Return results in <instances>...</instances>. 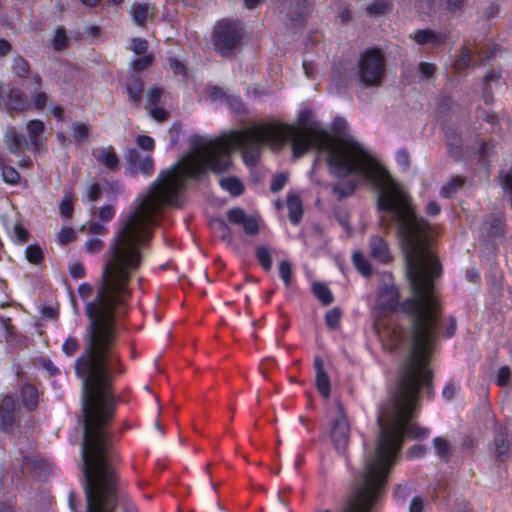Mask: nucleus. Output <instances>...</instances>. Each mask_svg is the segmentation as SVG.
<instances>
[{
	"label": "nucleus",
	"instance_id": "f257e3e1",
	"mask_svg": "<svg viewBox=\"0 0 512 512\" xmlns=\"http://www.w3.org/2000/svg\"><path fill=\"white\" fill-rule=\"evenodd\" d=\"M312 112L304 110L299 115L300 126L279 122L257 124L244 130H234L228 135L204 142L194 135L191 142L198 150V157H186L171 169L160 172L145 197L121 223L107 252L109 259L105 271L118 279L130 282L132 274L141 264L140 247L152 238L151 226L155 214L165 205H177L178 195L188 178L198 179L209 169L222 174L230 169V155L241 149L245 164L255 167L264 145L279 149L291 142L292 156L298 159L312 148L327 153L330 173L338 178L358 174L370 181L380 191L397 183L353 137L334 139L318 122L311 121Z\"/></svg>",
	"mask_w": 512,
	"mask_h": 512
},
{
	"label": "nucleus",
	"instance_id": "f03ea898",
	"mask_svg": "<svg viewBox=\"0 0 512 512\" xmlns=\"http://www.w3.org/2000/svg\"><path fill=\"white\" fill-rule=\"evenodd\" d=\"M117 338V324H87L83 350L74 364L82 381L81 470L87 512H114L118 503L124 512H137L133 503L120 493L115 466L119 457L110 430L117 408L113 382L125 373L116 351Z\"/></svg>",
	"mask_w": 512,
	"mask_h": 512
},
{
	"label": "nucleus",
	"instance_id": "7ed1b4c3",
	"mask_svg": "<svg viewBox=\"0 0 512 512\" xmlns=\"http://www.w3.org/2000/svg\"><path fill=\"white\" fill-rule=\"evenodd\" d=\"M377 209L388 212L389 217L380 218V226L388 232L397 225V235L403 244L406 260V275L412 296L400 303L399 289L395 285L385 286L379 295V308L385 313L400 311L410 320L411 348L414 350L416 327L425 328L430 335L427 360L431 359L438 340L440 298L435 282L442 274L439 258L430 248L429 222L416 214L411 197L398 184L380 191Z\"/></svg>",
	"mask_w": 512,
	"mask_h": 512
},
{
	"label": "nucleus",
	"instance_id": "20e7f679",
	"mask_svg": "<svg viewBox=\"0 0 512 512\" xmlns=\"http://www.w3.org/2000/svg\"><path fill=\"white\" fill-rule=\"evenodd\" d=\"M429 336L425 328L416 327L414 350L404 361L394 395L380 409L377 417V445L373 453L367 456L364 470L383 488L402 450L405 437L422 440L429 435L427 428L411 423L420 389L426 388L428 398L434 395L433 373L426 356L431 343Z\"/></svg>",
	"mask_w": 512,
	"mask_h": 512
},
{
	"label": "nucleus",
	"instance_id": "39448f33",
	"mask_svg": "<svg viewBox=\"0 0 512 512\" xmlns=\"http://www.w3.org/2000/svg\"><path fill=\"white\" fill-rule=\"evenodd\" d=\"M244 36L245 29L241 22L230 19L219 20L211 34L213 50L223 58H234L241 50Z\"/></svg>",
	"mask_w": 512,
	"mask_h": 512
},
{
	"label": "nucleus",
	"instance_id": "423d86ee",
	"mask_svg": "<svg viewBox=\"0 0 512 512\" xmlns=\"http://www.w3.org/2000/svg\"><path fill=\"white\" fill-rule=\"evenodd\" d=\"M355 75L365 88L380 86L386 75V60L383 50L379 47L365 49L358 59Z\"/></svg>",
	"mask_w": 512,
	"mask_h": 512
},
{
	"label": "nucleus",
	"instance_id": "0eeeda50",
	"mask_svg": "<svg viewBox=\"0 0 512 512\" xmlns=\"http://www.w3.org/2000/svg\"><path fill=\"white\" fill-rule=\"evenodd\" d=\"M350 436V426L343 405L337 403V416L331 423V438L337 451L345 452Z\"/></svg>",
	"mask_w": 512,
	"mask_h": 512
},
{
	"label": "nucleus",
	"instance_id": "6e6552de",
	"mask_svg": "<svg viewBox=\"0 0 512 512\" xmlns=\"http://www.w3.org/2000/svg\"><path fill=\"white\" fill-rule=\"evenodd\" d=\"M124 159L128 164V173L132 176L141 173L151 176L154 173V160L150 155L142 156L136 148H127Z\"/></svg>",
	"mask_w": 512,
	"mask_h": 512
},
{
	"label": "nucleus",
	"instance_id": "1a4fd4ad",
	"mask_svg": "<svg viewBox=\"0 0 512 512\" xmlns=\"http://www.w3.org/2000/svg\"><path fill=\"white\" fill-rule=\"evenodd\" d=\"M1 105L5 111L13 116L30 108V103L25 93L19 88H9L2 96Z\"/></svg>",
	"mask_w": 512,
	"mask_h": 512
},
{
	"label": "nucleus",
	"instance_id": "9d476101",
	"mask_svg": "<svg viewBox=\"0 0 512 512\" xmlns=\"http://www.w3.org/2000/svg\"><path fill=\"white\" fill-rule=\"evenodd\" d=\"M226 215L230 223L241 226L247 235L254 236L259 233V225L257 219L246 214L244 209L240 207H234L229 209Z\"/></svg>",
	"mask_w": 512,
	"mask_h": 512
},
{
	"label": "nucleus",
	"instance_id": "9b49d317",
	"mask_svg": "<svg viewBox=\"0 0 512 512\" xmlns=\"http://www.w3.org/2000/svg\"><path fill=\"white\" fill-rule=\"evenodd\" d=\"M15 406L16 403L12 396L7 395L3 398L0 405V423L2 430L5 432H12L15 425Z\"/></svg>",
	"mask_w": 512,
	"mask_h": 512
},
{
	"label": "nucleus",
	"instance_id": "f8f14e48",
	"mask_svg": "<svg viewBox=\"0 0 512 512\" xmlns=\"http://www.w3.org/2000/svg\"><path fill=\"white\" fill-rule=\"evenodd\" d=\"M482 231L490 238L503 237L505 234V215L502 212L492 213L482 223Z\"/></svg>",
	"mask_w": 512,
	"mask_h": 512
},
{
	"label": "nucleus",
	"instance_id": "ddd939ff",
	"mask_svg": "<svg viewBox=\"0 0 512 512\" xmlns=\"http://www.w3.org/2000/svg\"><path fill=\"white\" fill-rule=\"evenodd\" d=\"M314 369H315V384L318 392L322 397L328 399L331 392L330 378L324 369V361L321 356L317 355L314 357Z\"/></svg>",
	"mask_w": 512,
	"mask_h": 512
},
{
	"label": "nucleus",
	"instance_id": "4468645a",
	"mask_svg": "<svg viewBox=\"0 0 512 512\" xmlns=\"http://www.w3.org/2000/svg\"><path fill=\"white\" fill-rule=\"evenodd\" d=\"M21 463L22 468L36 478H41L45 475L49 468L47 461L37 453L23 455Z\"/></svg>",
	"mask_w": 512,
	"mask_h": 512
},
{
	"label": "nucleus",
	"instance_id": "2eb2a0df",
	"mask_svg": "<svg viewBox=\"0 0 512 512\" xmlns=\"http://www.w3.org/2000/svg\"><path fill=\"white\" fill-rule=\"evenodd\" d=\"M155 15V7L149 3L135 2L130 8V16L134 24L139 27H145L146 23L152 21Z\"/></svg>",
	"mask_w": 512,
	"mask_h": 512
},
{
	"label": "nucleus",
	"instance_id": "dca6fc26",
	"mask_svg": "<svg viewBox=\"0 0 512 512\" xmlns=\"http://www.w3.org/2000/svg\"><path fill=\"white\" fill-rule=\"evenodd\" d=\"M93 156L98 163L111 172H117L120 169L119 157L112 146L94 150Z\"/></svg>",
	"mask_w": 512,
	"mask_h": 512
},
{
	"label": "nucleus",
	"instance_id": "f3484780",
	"mask_svg": "<svg viewBox=\"0 0 512 512\" xmlns=\"http://www.w3.org/2000/svg\"><path fill=\"white\" fill-rule=\"evenodd\" d=\"M144 82L138 74H130L127 78L126 92L131 105L139 107L142 102Z\"/></svg>",
	"mask_w": 512,
	"mask_h": 512
},
{
	"label": "nucleus",
	"instance_id": "a211bd4d",
	"mask_svg": "<svg viewBox=\"0 0 512 512\" xmlns=\"http://www.w3.org/2000/svg\"><path fill=\"white\" fill-rule=\"evenodd\" d=\"M495 453L500 461H504L509 457L511 442L508 439L506 430L502 426L495 427Z\"/></svg>",
	"mask_w": 512,
	"mask_h": 512
},
{
	"label": "nucleus",
	"instance_id": "6ab92c4d",
	"mask_svg": "<svg viewBox=\"0 0 512 512\" xmlns=\"http://www.w3.org/2000/svg\"><path fill=\"white\" fill-rule=\"evenodd\" d=\"M412 38L419 45L432 44L437 47L445 43L447 36L444 33L435 32L430 29H419Z\"/></svg>",
	"mask_w": 512,
	"mask_h": 512
},
{
	"label": "nucleus",
	"instance_id": "aec40b11",
	"mask_svg": "<svg viewBox=\"0 0 512 512\" xmlns=\"http://www.w3.org/2000/svg\"><path fill=\"white\" fill-rule=\"evenodd\" d=\"M370 254L379 262L388 263L391 260L387 242L380 236H372L369 241Z\"/></svg>",
	"mask_w": 512,
	"mask_h": 512
},
{
	"label": "nucleus",
	"instance_id": "412c9836",
	"mask_svg": "<svg viewBox=\"0 0 512 512\" xmlns=\"http://www.w3.org/2000/svg\"><path fill=\"white\" fill-rule=\"evenodd\" d=\"M287 208L288 217L292 224L298 225L303 217L304 209L302 200L299 195L295 193H288L287 195Z\"/></svg>",
	"mask_w": 512,
	"mask_h": 512
},
{
	"label": "nucleus",
	"instance_id": "4be33fe9",
	"mask_svg": "<svg viewBox=\"0 0 512 512\" xmlns=\"http://www.w3.org/2000/svg\"><path fill=\"white\" fill-rule=\"evenodd\" d=\"M5 142L8 150L13 154H18L23 147H28L26 137L15 129H10L6 132Z\"/></svg>",
	"mask_w": 512,
	"mask_h": 512
},
{
	"label": "nucleus",
	"instance_id": "5701e85b",
	"mask_svg": "<svg viewBox=\"0 0 512 512\" xmlns=\"http://www.w3.org/2000/svg\"><path fill=\"white\" fill-rule=\"evenodd\" d=\"M20 397L23 405L30 411L38 406V391L31 384H25L21 387Z\"/></svg>",
	"mask_w": 512,
	"mask_h": 512
},
{
	"label": "nucleus",
	"instance_id": "b1692460",
	"mask_svg": "<svg viewBox=\"0 0 512 512\" xmlns=\"http://www.w3.org/2000/svg\"><path fill=\"white\" fill-rule=\"evenodd\" d=\"M209 469H210V464L207 465L206 470L208 472V477H209L208 481H209L211 487H210L207 495L201 497V500H200L201 504L204 508L214 507L218 511L224 512V508L221 506L220 502L217 500V494H218L217 486H216V484H213L211 482Z\"/></svg>",
	"mask_w": 512,
	"mask_h": 512
},
{
	"label": "nucleus",
	"instance_id": "393cba45",
	"mask_svg": "<svg viewBox=\"0 0 512 512\" xmlns=\"http://www.w3.org/2000/svg\"><path fill=\"white\" fill-rule=\"evenodd\" d=\"M447 153L453 157L458 158L462 151V138L455 130H448L446 132Z\"/></svg>",
	"mask_w": 512,
	"mask_h": 512
},
{
	"label": "nucleus",
	"instance_id": "a878e982",
	"mask_svg": "<svg viewBox=\"0 0 512 512\" xmlns=\"http://www.w3.org/2000/svg\"><path fill=\"white\" fill-rule=\"evenodd\" d=\"M433 446L437 456L445 463H448L452 457L453 449L449 442L442 438L436 437L433 440Z\"/></svg>",
	"mask_w": 512,
	"mask_h": 512
},
{
	"label": "nucleus",
	"instance_id": "bb28decb",
	"mask_svg": "<svg viewBox=\"0 0 512 512\" xmlns=\"http://www.w3.org/2000/svg\"><path fill=\"white\" fill-rule=\"evenodd\" d=\"M221 188L228 191L232 196H240L244 192V185L237 177H224L219 181Z\"/></svg>",
	"mask_w": 512,
	"mask_h": 512
},
{
	"label": "nucleus",
	"instance_id": "cd10ccee",
	"mask_svg": "<svg viewBox=\"0 0 512 512\" xmlns=\"http://www.w3.org/2000/svg\"><path fill=\"white\" fill-rule=\"evenodd\" d=\"M465 184V178L457 175L454 176L448 181L444 186H442L440 190V195L443 198L450 199L452 198L459 188H461Z\"/></svg>",
	"mask_w": 512,
	"mask_h": 512
},
{
	"label": "nucleus",
	"instance_id": "c85d7f7f",
	"mask_svg": "<svg viewBox=\"0 0 512 512\" xmlns=\"http://www.w3.org/2000/svg\"><path fill=\"white\" fill-rule=\"evenodd\" d=\"M212 228L219 233V237L227 244L233 242V235L230 227L222 218H215L210 221Z\"/></svg>",
	"mask_w": 512,
	"mask_h": 512
},
{
	"label": "nucleus",
	"instance_id": "c756f323",
	"mask_svg": "<svg viewBox=\"0 0 512 512\" xmlns=\"http://www.w3.org/2000/svg\"><path fill=\"white\" fill-rule=\"evenodd\" d=\"M357 187V183L354 180H348L345 183L338 182L332 186V191L336 195L338 200H342L351 196Z\"/></svg>",
	"mask_w": 512,
	"mask_h": 512
},
{
	"label": "nucleus",
	"instance_id": "7c9ffc66",
	"mask_svg": "<svg viewBox=\"0 0 512 512\" xmlns=\"http://www.w3.org/2000/svg\"><path fill=\"white\" fill-rule=\"evenodd\" d=\"M315 297L325 306L330 305L334 298L329 287L321 282H315L312 286Z\"/></svg>",
	"mask_w": 512,
	"mask_h": 512
},
{
	"label": "nucleus",
	"instance_id": "2f4dec72",
	"mask_svg": "<svg viewBox=\"0 0 512 512\" xmlns=\"http://www.w3.org/2000/svg\"><path fill=\"white\" fill-rule=\"evenodd\" d=\"M45 126L44 123L40 120H30L27 123V131L31 141V144L34 146V149H37L39 146V136L44 132Z\"/></svg>",
	"mask_w": 512,
	"mask_h": 512
},
{
	"label": "nucleus",
	"instance_id": "473e14b6",
	"mask_svg": "<svg viewBox=\"0 0 512 512\" xmlns=\"http://www.w3.org/2000/svg\"><path fill=\"white\" fill-rule=\"evenodd\" d=\"M392 2L390 0H375L367 6L366 11L370 16H380L389 13L392 10Z\"/></svg>",
	"mask_w": 512,
	"mask_h": 512
},
{
	"label": "nucleus",
	"instance_id": "72a5a7b5",
	"mask_svg": "<svg viewBox=\"0 0 512 512\" xmlns=\"http://www.w3.org/2000/svg\"><path fill=\"white\" fill-rule=\"evenodd\" d=\"M500 185L512 208V167L502 170L499 175Z\"/></svg>",
	"mask_w": 512,
	"mask_h": 512
},
{
	"label": "nucleus",
	"instance_id": "f704fd0d",
	"mask_svg": "<svg viewBox=\"0 0 512 512\" xmlns=\"http://www.w3.org/2000/svg\"><path fill=\"white\" fill-rule=\"evenodd\" d=\"M255 256L258 263L265 271H270L272 268V257L269 249L266 246H257L255 249Z\"/></svg>",
	"mask_w": 512,
	"mask_h": 512
},
{
	"label": "nucleus",
	"instance_id": "c9c22d12",
	"mask_svg": "<svg viewBox=\"0 0 512 512\" xmlns=\"http://www.w3.org/2000/svg\"><path fill=\"white\" fill-rule=\"evenodd\" d=\"M25 257L33 265H40L44 260V252L38 244H32L26 247Z\"/></svg>",
	"mask_w": 512,
	"mask_h": 512
},
{
	"label": "nucleus",
	"instance_id": "e433bc0d",
	"mask_svg": "<svg viewBox=\"0 0 512 512\" xmlns=\"http://www.w3.org/2000/svg\"><path fill=\"white\" fill-rule=\"evenodd\" d=\"M352 260H353V263H354L356 269L363 276L368 277L372 274V267H371L369 261L365 258V256L361 252L356 251L353 254Z\"/></svg>",
	"mask_w": 512,
	"mask_h": 512
},
{
	"label": "nucleus",
	"instance_id": "4c0bfd02",
	"mask_svg": "<svg viewBox=\"0 0 512 512\" xmlns=\"http://www.w3.org/2000/svg\"><path fill=\"white\" fill-rule=\"evenodd\" d=\"M12 70L18 77L27 78L30 73V65L22 56H17L13 59Z\"/></svg>",
	"mask_w": 512,
	"mask_h": 512
},
{
	"label": "nucleus",
	"instance_id": "58836bf2",
	"mask_svg": "<svg viewBox=\"0 0 512 512\" xmlns=\"http://www.w3.org/2000/svg\"><path fill=\"white\" fill-rule=\"evenodd\" d=\"M68 37L64 28H57L52 40V45L55 51H63L68 47Z\"/></svg>",
	"mask_w": 512,
	"mask_h": 512
},
{
	"label": "nucleus",
	"instance_id": "ea45409f",
	"mask_svg": "<svg viewBox=\"0 0 512 512\" xmlns=\"http://www.w3.org/2000/svg\"><path fill=\"white\" fill-rule=\"evenodd\" d=\"M445 9L453 15H461L469 0H442Z\"/></svg>",
	"mask_w": 512,
	"mask_h": 512
},
{
	"label": "nucleus",
	"instance_id": "a19ab883",
	"mask_svg": "<svg viewBox=\"0 0 512 512\" xmlns=\"http://www.w3.org/2000/svg\"><path fill=\"white\" fill-rule=\"evenodd\" d=\"M341 316L342 312L340 308L335 307L329 310L325 315V323L327 327L332 330L339 328Z\"/></svg>",
	"mask_w": 512,
	"mask_h": 512
},
{
	"label": "nucleus",
	"instance_id": "79ce46f5",
	"mask_svg": "<svg viewBox=\"0 0 512 512\" xmlns=\"http://www.w3.org/2000/svg\"><path fill=\"white\" fill-rule=\"evenodd\" d=\"M79 348L80 342L75 336H68L62 345V351L68 357L74 356L78 352Z\"/></svg>",
	"mask_w": 512,
	"mask_h": 512
},
{
	"label": "nucleus",
	"instance_id": "37998d69",
	"mask_svg": "<svg viewBox=\"0 0 512 512\" xmlns=\"http://www.w3.org/2000/svg\"><path fill=\"white\" fill-rule=\"evenodd\" d=\"M12 239L15 243L24 244L27 243L30 239V233L23 226L22 223H16L13 228V236Z\"/></svg>",
	"mask_w": 512,
	"mask_h": 512
},
{
	"label": "nucleus",
	"instance_id": "c03bdc74",
	"mask_svg": "<svg viewBox=\"0 0 512 512\" xmlns=\"http://www.w3.org/2000/svg\"><path fill=\"white\" fill-rule=\"evenodd\" d=\"M48 102V95L42 91L41 89L35 90L34 93L31 96L30 106L33 105V107L37 110L42 111Z\"/></svg>",
	"mask_w": 512,
	"mask_h": 512
},
{
	"label": "nucleus",
	"instance_id": "a18cd8bd",
	"mask_svg": "<svg viewBox=\"0 0 512 512\" xmlns=\"http://www.w3.org/2000/svg\"><path fill=\"white\" fill-rule=\"evenodd\" d=\"M2 178L8 184H17L20 180L19 172L12 166L2 165Z\"/></svg>",
	"mask_w": 512,
	"mask_h": 512
},
{
	"label": "nucleus",
	"instance_id": "49530a36",
	"mask_svg": "<svg viewBox=\"0 0 512 512\" xmlns=\"http://www.w3.org/2000/svg\"><path fill=\"white\" fill-rule=\"evenodd\" d=\"M153 62V55L151 54H145L144 56H141L131 62V67L134 74H137L138 72L147 69L149 66L152 65Z\"/></svg>",
	"mask_w": 512,
	"mask_h": 512
},
{
	"label": "nucleus",
	"instance_id": "de8ad7c7",
	"mask_svg": "<svg viewBox=\"0 0 512 512\" xmlns=\"http://www.w3.org/2000/svg\"><path fill=\"white\" fill-rule=\"evenodd\" d=\"M471 61V54L468 49H463L461 56L454 62L453 68L456 73L463 72Z\"/></svg>",
	"mask_w": 512,
	"mask_h": 512
},
{
	"label": "nucleus",
	"instance_id": "09e8293b",
	"mask_svg": "<svg viewBox=\"0 0 512 512\" xmlns=\"http://www.w3.org/2000/svg\"><path fill=\"white\" fill-rule=\"evenodd\" d=\"M279 276L283 280L286 287L291 284L292 266L289 261L283 260L279 263Z\"/></svg>",
	"mask_w": 512,
	"mask_h": 512
},
{
	"label": "nucleus",
	"instance_id": "8fccbe9b",
	"mask_svg": "<svg viewBox=\"0 0 512 512\" xmlns=\"http://www.w3.org/2000/svg\"><path fill=\"white\" fill-rule=\"evenodd\" d=\"M163 95V90L161 88H152L147 91V108L159 106Z\"/></svg>",
	"mask_w": 512,
	"mask_h": 512
},
{
	"label": "nucleus",
	"instance_id": "3c124183",
	"mask_svg": "<svg viewBox=\"0 0 512 512\" xmlns=\"http://www.w3.org/2000/svg\"><path fill=\"white\" fill-rule=\"evenodd\" d=\"M288 180L286 173H279L275 175L271 181L270 190L273 193H277L284 188Z\"/></svg>",
	"mask_w": 512,
	"mask_h": 512
},
{
	"label": "nucleus",
	"instance_id": "603ef678",
	"mask_svg": "<svg viewBox=\"0 0 512 512\" xmlns=\"http://www.w3.org/2000/svg\"><path fill=\"white\" fill-rule=\"evenodd\" d=\"M58 241L62 244V245H66L72 241H74L76 239V233L75 231L72 229V228H69V227H63L58 235Z\"/></svg>",
	"mask_w": 512,
	"mask_h": 512
},
{
	"label": "nucleus",
	"instance_id": "864d4df0",
	"mask_svg": "<svg viewBox=\"0 0 512 512\" xmlns=\"http://www.w3.org/2000/svg\"><path fill=\"white\" fill-rule=\"evenodd\" d=\"M136 144L145 151H153L155 148V141L152 137L147 135H139L136 137Z\"/></svg>",
	"mask_w": 512,
	"mask_h": 512
},
{
	"label": "nucleus",
	"instance_id": "5fc2aeb1",
	"mask_svg": "<svg viewBox=\"0 0 512 512\" xmlns=\"http://www.w3.org/2000/svg\"><path fill=\"white\" fill-rule=\"evenodd\" d=\"M271 512H292L289 508L287 501L281 496L280 493L277 494L276 499L273 501L271 505Z\"/></svg>",
	"mask_w": 512,
	"mask_h": 512
},
{
	"label": "nucleus",
	"instance_id": "6e6d98bb",
	"mask_svg": "<svg viewBox=\"0 0 512 512\" xmlns=\"http://www.w3.org/2000/svg\"><path fill=\"white\" fill-rule=\"evenodd\" d=\"M389 333L393 348H397L405 339L404 330L401 327H393Z\"/></svg>",
	"mask_w": 512,
	"mask_h": 512
},
{
	"label": "nucleus",
	"instance_id": "4d7b16f0",
	"mask_svg": "<svg viewBox=\"0 0 512 512\" xmlns=\"http://www.w3.org/2000/svg\"><path fill=\"white\" fill-rule=\"evenodd\" d=\"M130 47L135 54H145L148 49V42L143 38H133Z\"/></svg>",
	"mask_w": 512,
	"mask_h": 512
},
{
	"label": "nucleus",
	"instance_id": "13d9d810",
	"mask_svg": "<svg viewBox=\"0 0 512 512\" xmlns=\"http://www.w3.org/2000/svg\"><path fill=\"white\" fill-rule=\"evenodd\" d=\"M206 93H207V96L208 98L212 101V102H215L217 100H220V99H223L225 98L226 99V96H228L221 87L219 86H208L206 88Z\"/></svg>",
	"mask_w": 512,
	"mask_h": 512
},
{
	"label": "nucleus",
	"instance_id": "bf43d9fd",
	"mask_svg": "<svg viewBox=\"0 0 512 512\" xmlns=\"http://www.w3.org/2000/svg\"><path fill=\"white\" fill-rule=\"evenodd\" d=\"M72 128L73 135L78 140L85 139L89 135V127L86 124L74 122Z\"/></svg>",
	"mask_w": 512,
	"mask_h": 512
},
{
	"label": "nucleus",
	"instance_id": "052dcab7",
	"mask_svg": "<svg viewBox=\"0 0 512 512\" xmlns=\"http://www.w3.org/2000/svg\"><path fill=\"white\" fill-rule=\"evenodd\" d=\"M511 371L508 366H502L497 373L496 384L499 387H505L510 379Z\"/></svg>",
	"mask_w": 512,
	"mask_h": 512
},
{
	"label": "nucleus",
	"instance_id": "680f3d73",
	"mask_svg": "<svg viewBox=\"0 0 512 512\" xmlns=\"http://www.w3.org/2000/svg\"><path fill=\"white\" fill-rule=\"evenodd\" d=\"M149 113L151 117L159 122L166 121L168 119V112L161 106L149 107Z\"/></svg>",
	"mask_w": 512,
	"mask_h": 512
},
{
	"label": "nucleus",
	"instance_id": "e2e57ef3",
	"mask_svg": "<svg viewBox=\"0 0 512 512\" xmlns=\"http://www.w3.org/2000/svg\"><path fill=\"white\" fill-rule=\"evenodd\" d=\"M226 101L229 104V106L237 113H242L245 109L244 104L239 96H226Z\"/></svg>",
	"mask_w": 512,
	"mask_h": 512
},
{
	"label": "nucleus",
	"instance_id": "0e129e2a",
	"mask_svg": "<svg viewBox=\"0 0 512 512\" xmlns=\"http://www.w3.org/2000/svg\"><path fill=\"white\" fill-rule=\"evenodd\" d=\"M396 161L405 171L410 168V156L406 149H400L397 152Z\"/></svg>",
	"mask_w": 512,
	"mask_h": 512
},
{
	"label": "nucleus",
	"instance_id": "69168bd1",
	"mask_svg": "<svg viewBox=\"0 0 512 512\" xmlns=\"http://www.w3.org/2000/svg\"><path fill=\"white\" fill-rule=\"evenodd\" d=\"M418 69L425 78H432L436 72V66L429 62H420Z\"/></svg>",
	"mask_w": 512,
	"mask_h": 512
},
{
	"label": "nucleus",
	"instance_id": "338daca9",
	"mask_svg": "<svg viewBox=\"0 0 512 512\" xmlns=\"http://www.w3.org/2000/svg\"><path fill=\"white\" fill-rule=\"evenodd\" d=\"M115 215V209L112 205H104L99 209V219L103 222L110 221Z\"/></svg>",
	"mask_w": 512,
	"mask_h": 512
},
{
	"label": "nucleus",
	"instance_id": "774afa93",
	"mask_svg": "<svg viewBox=\"0 0 512 512\" xmlns=\"http://www.w3.org/2000/svg\"><path fill=\"white\" fill-rule=\"evenodd\" d=\"M333 80H334V82L336 84V87L338 89H341V88L349 87V85L351 84V81H352V77L349 74H341V73L338 72L334 76Z\"/></svg>",
	"mask_w": 512,
	"mask_h": 512
}]
</instances>
